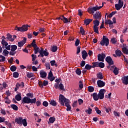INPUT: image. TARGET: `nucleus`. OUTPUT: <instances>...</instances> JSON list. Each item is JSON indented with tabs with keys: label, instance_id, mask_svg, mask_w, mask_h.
Here are the masks:
<instances>
[{
	"label": "nucleus",
	"instance_id": "f257e3e1",
	"mask_svg": "<svg viewBox=\"0 0 128 128\" xmlns=\"http://www.w3.org/2000/svg\"><path fill=\"white\" fill-rule=\"evenodd\" d=\"M28 25H23L21 27H18L16 26L15 27L14 30H17V32H26L28 30V28L30 27Z\"/></svg>",
	"mask_w": 128,
	"mask_h": 128
},
{
	"label": "nucleus",
	"instance_id": "f03ea898",
	"mask_svg": "<svg viewBox=\"0 0 128 128\" xmlns=\"http://www.w3.org/2000/svg\"><path fill=\"white\" fill-rule=\"evenodd\" d=\"M102 46H108V44H110V40L106 38V36H103L102 40L100 42V43Z\"/></svg>",
	"mask_w": 128,
	"mask_h": 128
},
{
	"label": "nucleus",
	"instance_id": "7ed1b4c3",
	"mask_svg": "<svg viewBox=\"0 0 128 128\" xmlns=\"http://www.w3.org/2000/svg\"><path fill=\"white\" fill-rule=\"evenodd\" d=\"M50 54L48 52L47 49H44L43 48H40V54L38 56V58H44V56H48Z\"/></svg>",
	"mask_w": 128,
	"mask_h": 128
},
{
	"label": "nucleus",
	"instance_id": "20e7f679",
	"mask_svg": "<svg viewBox=\"0 0 128 128\" xmlns=\"http://www.w3.org/2000/svg\"><path fill=\"white\" fill-rule=\"evenodd\" d=\"M102 6H94L92 8L89 7L88 8V12H89V14H94V12H96V10H100Z\"/></svg>",
	"mask_w": 128,
	"mask_h": 128
},
{
	"label": "nucleus",
	"instance_id": "39448f33",
	"mask_svg": "<svg viewBox=\"0 0 128 128\" xmlns=\"http://www.w3.org/2000/svg\"><path fill=\"white\" fill-rule=\"evenodd\" d=\"M66 98L64 96V95L60 94L59 96V102L61 106H64V102H66Z\"/></svg>",
	"mask_w": 128,
	"mask_h": 128
},
{
	"label": "nucleus",
	"instance_id": "423d86ee",
	"mask_svg": "<svg viewBox=\"0 0 128 128\" xmlns=\"http://www.w3.org/2000/svg\"><path fill=\"white\" fill-rule=\"evenodd\" d=\"M106 90L105 89H101L100 90L99 93L98 94V97L100 100H104V92H106Z\"/></svg>",
	"mask_w": 128,
	"mask_h": 128
},
{
	"label": "nucleus",
	"instance_id": "0eeeda50",
	"mask_svg": "<svg viewBox=\"0 0 128 128\" xmlns=\"http://www.w3.org/2000/svg\"><path fill=\"white\" fill-rule=\"evenodd\" d=\"M93 18H94V20H102V14L100 12H96L93 15Z\"/></svg>",
	"mask_w": 128,
	"mask_h": 128
},
{
	"label": "nucleus",
	"instance_id": "6e6552de",
	"mask_svg": "<svg viewBox=\"0 0 128 128\" xmlns=\"http://www.w3.org/2000/svg\"><path fill=\"white\" fill-rule=\"evenodd\" d=\"M122 6H124V2H122V0H118V4H115V8L116 10H120Z\"/></svg>",
	"mask_w": 128,
	"mask_h": 128
},
{
	"label": "nucleus",
	"instance_id": "1a4fd4ad",
	"mask_svg": "<svg viewBox=\"0 0 128 128\" xmlns=\"http://www.w3.org/2000/svg\"><path fill=\"white\" fill-rule=\"evenodd\" d=\"M106 54L104 53L100 54L98 55V62H104V58H106Z\"/></svg>",
	"mask_w": 128,
	"mask_h": 128
},
{
	"label": "nucleus",
	"instance_id": "9d476101",
	"mask_svg": "<svg viewBox=\"0 0 128 128\" xmlns=\"http://www.w3.org/2000/svg\"><path fill=\"white\" fill-rule=\"evenodd\" d=\"M105 60L106 62H108V64H110V66H112V64H114V60L110 56H106V58Z\"/></svg>",
	"mask_w": 128,
	"mask_h": 128
},
{
	"label": "nucleus",
	"instance_id": "9b49d317",
	"mask_svg": "<svg viewBox=\"0 0 128 128\" xmlns=\"http://www.w3.org/2000/svg\"><path fill=\"white\" fill-rule=\"evenodd\" d=\"M48 78L50 80V82H54V80L56 77L54 76V74H52V70L49 72Z\"/></svg>",
	"mask_w": 128,
	"mask_h": 128
},
{
	"label": "nucleus",
	"instance_id": "f8f14e48",
	"mask_svg": "<svg viewBox=\"0 0 128 128\" xmlns=\"http://www.w3.org/2000/svg\"><path fill=\"white\" fill-rule=\"evenodd\" d=\"M97 85L98 88H104L106 86V82L102 80H98L97 81Z\"/></svg>",
	"mask_w": 128,
	"mask_h": 128
},
{
	"label": "nucleus",
	"instance_id": "ddd939ff",
	"mask_svg": "<svg viewBox=\"0 0 128 128\" xmlns=\"http://www.w3.org/2000/svg\"><path fill=\"white\" fill-rule=\"evenodd\" d=\"M30 98H28V96H24L22 100V102L23 104H30Z\"/></svg>",
	"mask_w": 128,
	"mask_h": 128
},
{
	"label": "nucleus",
	"instance_id": "4468645a",
	"mask_svg": "<svg viewBox=\"0 0 128 128\" xmlns=\"http://www.w3.org/2000/svg\"><path fill=\"white\" fill-rule=\"evenodd\" d=\"M40 75L42 78H46V76H48V74H46V72L44 71V70H41L40 72Z\"/></svg>",
	"mask_w": 128,
	"mask_h": 128
},
{
	"label": "nucleus",
	"instance_id": "2eb2a0df",
	"mask_svg": "<svg viewBox=\"0 0 128 128\" xmlns=\"http://www.w3.org/2000/svg\"><path fill=\"white\" fill-rule=\"evenodd\" d=\"M122 82L126 86H128V76H124V77L122 78Z\"/></svg>",
	"mask_w": 128,
	"mask_h": 128
},
{
	"label": "nucleus",
	"instance_id": "dca6fc26",
	"mask_svg": "<svg viewBox=\"0 0 128 128\" xmlns=\"http://www.w3.org/2000/svg\"><path fill=\"white\" fill-rule=\"evenodd\" d=\"M82 58L83 60H86V57L88 56V52L86 51V50H84L82 52Z\"/></svg>",
	"mask_w": 128,
	"mask_h": 128
},
{
	"label": "nucleus",
	"instance_id": "f3484780",
	"mask_svg": "<svg viewBox=\"0 0 128 128\" xmlns=\"http://www.w3.org/2000/svg\"><path fill=\"white\" fill-rule=\"evenodd\" d=\"M22 117H18V118H16L15 119V122L17 123L18 124H21L22 125Z\"/></svg>",
	"mask_w": 128,
	"mask_h": 128
},
{
	"label": "nucleus",
	"instance_id": "a211bd4d",
	"mask_svg": "<svg viewBox=\"0 0 128 128\" xmlns=\"http://www.w3.org/2000/svg\"><path fill=\"white\" fill-rule=\"evenodd\" d=\"M6 38H7V40H9V42H14V39L12 38V34L8 33L6 34Z\"/></svg>",
	"mask_w": 128,
	"mask_h": 128
},
{
	"label": "nucleus",
	"instance_id": "6ab92c4d",
	"mask_svg": "<svg viewBox=\"0 0 128 128\" xmlns=\"http://www.w3.org/2000/svg\"><path fill=\"white\" fill-rule=\"evenodd\" d=\"M92 22V19H88V18L84 19V24L86 26H88V24H90Z\"/></svg>",
	"mask_w": 128,
	"mask_h": 128
},
{
	"label": "nucleus",
	"instance_id": "aec40b11",
	"mask_svg": "<svg viewBox=\"0 0 128 128\" xmlns=\"http://www.w3.org/2000/svg\"><path fill=\"white\" fill-rule=\"evenodd\" d=\"M15 100L18 102H20V100H22V94L19 93L15 96Z\"/></svg>",
	"mask_w": 128,
	"mask_h": 128
},
{
	"label": "nucleus",
	"instance_id": "412c9836",
	"mask_svg": "<svg viewBox=\"0 0 128 128\" xmlns=\"http://www.w3.org/2000/svg\"><path fill=\"white\" fill-rule=\"evenodd\" d=\"M92 98L94 100H98V98H98V93L96 92H94L92 94Z\"/></svg>",
	"mask_w": 128,
	"mask_h": 128
},
{
	"label": "nucleus",
	"instance_id": "4be33fe9",
	"mask_svg": "<svg viewBox=\"0 0 128 128\" xmlns=\"http://www.w3.org/2000/svg\"><path fill=\"white\" fill-rule=\"evenodd\" d=\"M97 78H98V80H103L104 78V74H102V72H100L96 74Z\"/></svg>",
	"mask_w": 128,
	"mask_h": 128
},
{
	"label": "nucleus",
	"instance_id": "5701e85b",
	"mask_svg": "<svg viewBox=\"0 0 128 128\" xmlns=\"http://www.w3.org/2000/svg\"><path fill=\"white\" fill-rule=\"evenodd\" d=\"M50 104L52 106H56L58 104V102H56L54 100H49Z\"/></svg>",
	"mask_w": 128,
	"mask_h": 128
},
{
	"label": "nucleus",
	"instance_id": "b1692460",
	"mask_svg": "<svg viewBox=\"0 0 128 128\" xmlns=\"http://www.w3.org/2000/svg\"><path fill=\"white\" fill-rule=\"evenodd\" d=\"M93 24H94V26H100V20H94Z\"/></svg>",
	"mask_w": 128,
	"mask_h": 128
},
{
	"label": "nucleus",
	"instance_id": "393cba45",
	"mask_svg": "<svg viewBox=\"0 0 128 128\" xmlns=\"http://www.w3.org/2000/svg\"><path fill=\"white\" fill-rule=\"evenodd\" d=\"M115 54L117 56H121L122 55V52L120 50H116L115 51Z\"/></svg>",
	"mask_w": 128,
	"mask_h": 128
},
{
	"label": "nucleus",
	"instance_id": "a878e982",
	"mask_svg": "<svg viewBox=\"0 0 128 128\" xmlns=\"http://www.w3.org/2000/svg\"><path fill=\"white\" fill-rule=\"evenodd\" d=\"M85 112H86L88 114H92V109L90 107H88V109L85 110Z\"/></svg>",
	"mask_w": 128,
	"mask_h": 128
},
{
	"label": "nucleus",
	"instance_id": "bb28decb",
	"mask_svg": "<svg viewBox=\"0 0 128 128\" xmlns=\"http://www.w3.org/2000/svg\"><path fill=\"white\" fill-rule=\"evenodd\" d=\"M12 52H16L18 49V46L16 45H12L10 46Z\"/></svg>",
	"mask_w": 128,
	"mask_h": 128
},
{
	"label": "nucleus",
	"instance_id": "cd10ccee",
	"mask_svg": "<svg viewBox=\"0 0 128 128\" xmlns=\"http://www.w3.org/2000/svg\"><path fill=\"white\" fill-rule=\"evenodd\" d=\"M59 90H64V92L66 91V89H64V84L62 83H60L58 86Z\"/></svg>",
	"mask_w": 128,
	"mask_h": 128
},
{
	"label": "nucleus",
	"instance_id": "c85d7f7f",
	"mask_svg": "<svg viewBox=\"0 0 128 128\" xmlns=\"http://www.w3.org/2000/svg\"><path fill=\"white\" fill-rule=\"evenodd\" d=\"M122 52L125 54H128V48H126V46L122 48Z\"/></svg>",
	"mask_w": 128,
	"mask_h": 128
},
{
	"label": "nucleus",
	"instance_id": "c756f323",
	"mask_svg": "<svg viewBox=\"0 0 128 128\" xmlns=\"http://www.w3.org/2000/svg\"><path fill=\"white\" fill-rule=\"evenodd\" d=\"M105 24H109V26H110V24H114V22L110 20H105Z\"/></svg>",
	"mask_w": 128,
	"mask_h": 128
},
{
	"label": "nucleus",
	"instance_id": "7c9ffc66",
	"mask_svg": "<svg viewBox=\"0 0 128 128\" xmlns=\"http://www.w3.org/2000/svg\"><path fill=\"white\" fill-rule=\"evenodd\" d=\"M98 62H92V68H98Z\"/></svg>",
	"mask_w": 128,
	"mask_h": 128
},
{
	"label": "nucleus",
	"instance_id": "2f4dec72",
	"mask_svg": "<svg viewBox=\"0 0 128 128\" xmlns=\"http://www.w3.org/2000/svg\"><path fill=\"white\" fill-rule=\"evenodd\" d=\"M9 54H10V52H8L6 49L4 50L3 52H2L3 56H8Z\"/></svg>",
	"mask_w": 128,
	"mask_h": 128
},
{
	"label": "nucleus",
	"instance_id": "473e14b6",
	"mask_svg": "<svg viewBox=\"0 0 128 128\" xmlns=\"http://www.w3.org/2000/svg\"><path fill=\"white\" fill-rule=\"evenodd\" d=\"M34 74L32 72H28L26 73V76L28 78H32L34 76Z\"/></svg>",
	"mask_w": 128,
	"mask_h": 128
},
{
	"label": "nucleus",
	"instance_id": "72a5a7b5",
	"mask_svg": "<svg viewBox=\"0 0 128 128\" xmlns=\"http://www.w3.org/2000/svg\"><path fill=\"white\" fill-rule=\"evenodd\" d=\"M118 70H119V69L116 67H115L114 68L113 72H114V74H115V76H118Z\"/></svg>",
	"mask_w": 128,
	"mask_h": 128
},
{
	"label": "nucleus",
	"instance_id": "f704fd0d",
	"mask_svg": "<svg viewBox=\"0 0 128 128\" xmlns=\"http://www.w3.org/2000/svg\"><path fill=\"white\" fill-rule=\"evenodd\" d=\"M10 107L12 108V110H18V106H16V105L14 104H12L10 105Z\"/></svg>",
	"mask_w": 128,
	"mask_h": 128
},
{
	"label": "nucleus",
	"instance_id": "c9c22d12",
	"mask_svg": "<svg viewBox=\"0 0 128 128\" xmlns=\"http://www.w3.org/2000/svg\"><path fill=\"white\" fill-rule=\"evenodd\" d=\"M4 102L5 104H10V98H8V97L6 96L4 98Z\"/></svg>",
	"mask_w": 128,
	"mask_h": 128
},
{
	"label": "nucleus",
	"instance_id": "e433bc0d",
	"mask_svg": "<svg viewBox=\"0 0 128 128\" xmlns=\"http://www.w3.org/2000/svg\"><path fill=\"white\" fill-rule=\"evenodd\" d=\"M92 66H90V64H86L85 66V68L86 70H92Z\"/></svg>",
	"mask_w": 128,
	"mask_h": 128
},
{
	"label": "nucleus",
	"instance_id": "4c0bfd02",
	"mask_svg": "<svg viewBox=\"0 0 128 128\" xmlns=\"http://www.w3.org/2000/svg\"><path fill=\"white\" fill-rule=\"evenodd\" d=\"M1 44L2 46H8V43L4 39H2Z\"/></svg>",
	"mask_w": 128,
	"mask_h": 128
},
{
	"label": "nucleus",
	"instance_id": "58836bf2",
	"mask_svg": "<svg viewBox=\"0 0 128 128\" xmlns=\"http://www.w3.org/2000/svg\"><path fill=\"white\" fill-rule=\"evenodd\" d=\"M22 124H23L24 126H28L26 119L24 118L22 120Z\"/></svg>",
	"mask_w": 128,
	"mask_h": 128
},
{
	"label": "nucleus",
	"instance_id": "ea45409f",
	"mask_svg": "<svg viewBox=\"0 0 128 128\" xmlns=\"http://www.w3.org/2000/svg\"><path fill=\"white\" fill-rule=\"evenodd\" d=\"M88 88L89 92H92L94 90V88L92 86H88Z\"/></svg>",
	"mask_w": 128,
	"mask_h": 128
},
{
	"label": "nucleus",
	"instance_id": "a19ab883",
	"mask_svg": "<svg viewBox=\"0 0 128 128\" xmlns=\"http://www.w3.org/2000/svg\"><path fill=\"white\" fill-rule=\"evenodd\" d=\"M65 106H70V100L68 99H66L65 100Z\"/></svg>",
	"mask_w": 128,
	"mask_h": 128
},
{
	"label": "nucleus",
	"instance_id": "79ce46f5",
	"mask_svg": "<svg viewBox=\"0 0 128 128\" xmlns=\"http://www.w3.org/2000/svg\"><path fill=\"white\" fill-rule=\"evenodd\" d=\"M51 50H52L53 52H56V50H58V47H57V46H53L52 47Z\"/></svg>",
	"mask_w": 128,
	"mask_h": 128
},
{
	"label": "nucleus",
	"instance_id": "37998d69",
	"mask_svg": "<svg viewBox=\"0 0 128 128\" xmlns=\"http://www.w3.org/2000/svg\"><path fill=\"white\" fill-rule=\"evenodd\" d=\"M98 68H104V63L102 62H98Z\"/></svg>",
	"mask_w": 128,
	"mask_h": 128
},
{
	"label": "nucleus",
	"instance_id": "c03bdc74",
	"mask_svg": "<svg viewBox=\"0 0 128 128\" xmlns=\"http://www.w3.org/2000/svg\"><path fill=\"white\" fill-rule=\"evenodd\" d=\"M116 12V11L112 12L108 16V17L109 18H112V16H114Z\"/></svg>",
	"mask_w": 128,
	"mask_h": 128
},
{
	"label": "nucleus",
	"instance_id": "a18cd8bd",
	"mask_svg": "<svg viewBox=\"0 0 128 128\" xmlns=\"http://www.w3.org/2000/svg\"><path fill=\"white\" fill-rule=\"evenodd\" d=\"M36 98H34L31 99L30 98V104H36Z\"/></svg>",
	"mask_w": 128,
	"mask_h": 128
},
{
	"label": "nucleus",
	"instance_id": "49530a36",
	"mask_svg": "<svg viewBox=\"0 0 128 128\" xmlns=\"http://www.w3.org/2000/svg\"><path fill=\"white\" fill-rule=\"evenodd\" d=\"M20 84L18 82H17L16 84V88H14V92H17L18 90L20 88Z\"/></svg>",
	"mask_w": 128,
	"mask_h": 128
},
{
	"label": "nucleus",
	"instance_id": "de8ad7c7",
	"mask_svg": "<svg viewBox=\"0 0 128 128\" xmlns=\"http://www.w3.org/2000/svg\"><path fill=\"white\" fill-rule=\"evenodd\" d=\"M49 121L50 124H54L56 122V118L54 117H50L49 118Z\"/></svg>",
	"mask_w": 128,
	"mask_h": 128
},
{
	"label": "nucleus",
	"instance_id": "09e8293b",
	"mask_svg": "<svg viewBox=\"0 0 128 128\" xmlns=\"http://www.w3.org/2000/svg\"><path fill=\"white\" fill-rule=\"evenodd\" d=\"M80 34H82V36H84V34H84V28H82V26H81L80 28Z\"/></svg>",
	"mask_w": 128,
	"mask_h": 128
},
{
	"label": "nucleus",
	"instance_id": "8fccbe9b",
	"mask_svg": "<svg viewBox=\"0 0 128 128\" xmlns=\"http://www.w3.org/2000/svg\"><path fill=\"white\" fill-rule=\"evenodd\" d=\"M76 72L78 76H80V74H82V70H80L79 68H76Z\"/></svg>",
	"mask_w": 128,
	"mask_h": 128
},
{
	"label": "nucleus",
	"instance_id": "3c124183",
	"mask_svg": "<svg viewBox=\"0 0 128 128\" xmlns=\"http://www.w3.org/2000/svg\"><path fill=\"white\" fill-rule=\"evenodd\" d=\"M94 30L96 34H99L98 27V26H94Z\"/></svg>",
	"mask_w": 128,
	"mask_h": 128
},
{
	"label": "nucleus",
	"instance_id": "603ef678",
	"mask_svg": "<svg viewBox=\"0 0 128 128\" xmlns=\"http://www.w3.org/2000/svg\"><path fill=\"white\" fill-rule=\"evenodd\" d=\"M6 60V57L0 54V62H4Z\"/></svg>",
	"mask_w": 128,
	"mask_h": 128
},
{
	"label": "nucleus",
	"instance_id": "864d4df0",
	"mask_svg": "<svg viewBox=\"0 0 128 128\" xmlns=\"http://www.w3.org/2000/svg\"><path fill=\"white\" fill-rule=\"evenodd\" d=\"M40 49L38 47H37L36 48L34 49V52L36 54H38V52H39V54H40Z\"/></svg>",
	"mask_w": 128,
	"mask_h": 128
},
{
	"label": "nucleus",
	"instance_id": "5fc2aeb1",
	"mask_svg": "<svg viewBox=\"0 0 128 128\" xmlns=\"http://www.w3.org/2000/svg\"><path fill=\"white\" fill-rule=\"evenodd\" d=\"M10 70H11V72H16V66H11V67L10 68Z\"/></svg>",
	"mask_w": 128,
	"mask_h": 128
},
{
	"label": "nucleus",
	"instance_id": "6e6d98bb",
	"mask_svg": "<svg viewBox=\"0 0 128 128\" xmlns=\"http://www.w3.org/2000/svg\"><path fill=\"white\" fill-rule=\"evenodd\" d=\"M117 42L118 41H117L116 38H111L110 42H112L113 44H116Z\"/></svg>",
	"mask_w": 128,
	"mask_h": 128
},
{
	"label": "nucleus",
	"instance_id": "4d7b16f0",
	"mask_svg": "<svg viewBox=\"0 0 128 128\" xmlns=\"http://www.w3.org/2000/svg\"><path fill=\"white\" fill-rule=\"evenodd\" d=\"M45 66L47 70H50V62H46L45 64Z\"/></svg>",
	"mask_w": 128,
	"mask_h": 128
},
{
	"label": "nucleus",
	"instance_id": "13d9d810",
	"mask_svg": "<svg viewBox=\"0 0 128 128\" xmlns=\"http://www.w3.org/2000/svg\"><path fill=\"white\" fill-rule=\"evenodd\" d=\"M95 110L98 114H102V111L99 110L98 108V107H95Z\"/></svg>",
	"mask_w": 128,
	"mask_h": 128
},
{
	"label": "nucleus",
	"instance_id": "bf43d9fd",
	"mask_svg": "<svg viewBox=\"0 0 128 128\" xmlns=\"http://www.w3.org/2000/svg\"><path fill=\"white\" fill-rule=\"evenodd\" d=\"M20 76V74L18 72H14L13 73V78H17Z\"/></svg>",
	"mask_w": 128,
	"mask_h": 128
},
{
	"label": "nucleus",
	"instance_id": "052dcab7",
	"mask_svg": "<svg viewBox=\"0 0 128 128\" xmlns=\"http://www.w3.org/2000/svg\"><path fill=\"white\" fill-rule=\"evenodd\" d=\"M79 88L82 90V88H84V84H82V81L80 80L79 81Z\"/></svg>",
	"mask_w": 128,
	"mask_h": 128
},
{
	"label": "nucleus",
	"instance_id": "680f3d73",
	"mask_svg": "<svg viewBox=\"0 0 128 128\" xmlns=\"http://www.w3.org/2000/svg\"><path fill=\"white\" fill-rule=\"evenodd\" d=\"M42 105L44 106H45V108H46L48 106V102L46 101H44L42 103Z\"/></svg>",
	"mask_w": 128,
	"mask_h": 128
},
{
	"label": "nucleus",
	"instance_id": "e2e57ef3",
	"mask_svg": "<svg viewBox=\"0 0 128 128\" xmlns=\"http://www.w3.org/2000/svg\"><path fill=\"white\" fill-rule=\"evenodd\" d=\"M38 85L42 88H44V84H42V82L38 80Z\"/></svg>",
	"mask_w": 128,
	"mask_h": 128
},
{
	"label": "nucleus",
	"instance_id": "0e129e2a",
	"mask_svg": "<svg viewBox=\"0 0 128 128\" xmlns=\"http://www.w3.org/2000/svg\"><path fill=\"white\" fill-rule=\"evenodd\" d=\"M32 62H34L36 60V55H34V54H32Z\"/></svg>",
	"mask_w": 128,
	"mask_h": 128
},
{
	"label": "nucleus",
	"instance_id": "69168bd1",
	"mask_svg": "<svg viewBox=\"0 0 128 128\" xmlns=\"http://www.w3.org/2000/svg\"><path fill=\"white\" fill-rule=\"evenodd\" d=\"M24 43L22 42H18V48H22V46H24Z\"/></svg>",
	"mask_w": 128,
	"mask_h": 128
},
{
	"label": "nucleus",
	"instance_id": "338daca9",
	"mask_svg": "<svg viewBox=\"0 0 128 128\" xmlns=\"http://www.w3.org/2000/svg\"><path fill=\"white\" fill-rule=\"evenodd\" d=\"M76 54H78L80 52V46H78L76 48Z\"/></svg>",
	"mask_w": 128,
	"mask_h": 128
},
{
	"label": "nucleus",
	"instance_id": "774afa93",
	"mask_svg": "<svg viewBox=\"0 0 128 128\" xmlns=\"http://www.w3.org/2000/svg\"><path fill=\"white\" fill-rule=\"evenodd\" d=\"M16 54V52H12L11 50L9 52L10 56H14Z\"/></svg>",
	"mask_w": 128,
	"mask_h": 128
}]
</instances>
